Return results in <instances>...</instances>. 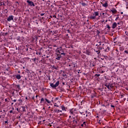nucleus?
Wrapping results in <instances>:
<instances>
[{
  "label": "nucleus",
  "instance_id": "nucleus-32",
  "mask_svg": "<svg viewBox=\"0 0 128 128\" xmlns=\"http://www.w3.org/2000/svg\"><path fill=\"white\" fill-rule=\"evenodd\" d=\"M12 102H16V100H12Z\"/></svg>",
  "mask_w": 128,
  "mask_h": 128
},
{
  "label": "nucleus",
  "instance_id": "nucleus-21",
  "mask_svg": "<svg viewBox=\"0 0 128 128\" xmlns=\"http://www.w3.org/2000/svg\"><path fill=\"white\" fill-rule=\"evenodd\" d=\"M62 110H66V108L64 106H62Z\"/></svg>",
  "mask_w": 128,
  "mask_h": 128
},
{
  "label": "nucleus",
  "instance_id": "nucleus-41",
  "mask_svg": "<svg viewBox=\"0 0 128 128\" xmlns=\"http://www.w3.org/2000/svg\"><path fill=\"white\" fill-rule=\"evenodd\" d=\"M8 32H6V33H5V36H6V34H8Z\"/></svg>",
  "mask_w": 128,
  "mask_h": 128
},
{
  "label": "nucleus",
  "instance_id": "nucleus-19",
  "mask_svg": "<svg viewBox=\"0 0 128 128\" xmlns=\"http://www.w3.org/2000/svg\"><path fill=\"white\" fill-rule=\"evenodd\" d=\"M82 4L83 6H86V3L84 2H82Z\"/></svg>",
  "mask_w": 128,
  "mask_h": 128
},
{
  "label": "nucleus",
  "instance_id": "nucleus-5",
  "mask_svg": "<svg viewBox=\"0 0 128 128\" xmlns=\"http://www.w3.org/2000/svg\"><path fill=\"white\" fill-rule=\"evenodd\" d=\"M105 86H106V88H107L108 90H110V88H112V86L110 83H106Z\"/></svg>",
  "mask_w": 128,
  "mask_h": 128
},
{
  "label": "nucleus",
  "instance_id": "nucleus-3",
  "mask_svg": "<svg viewBox=\"0 0 128 128\" xmlns=\"http://www.w3.org/2000/svg\"><path fill=\"white\" fill-rule=\"evenodd\" d=\"M58 84H60V81H57L56 84H51L50 86L52 88H56V86H58Z\"/></svg>",
  "mask_w": 128,
  "mask_h": 128
},
{
  "label": "nucleus",
  "instance_id": "nucleus-10",
  "mask_svg": "<svg viewBox=\"0 0 128 128\" xmlns=\"http://www.w3.org/2000/svg\"><path fill=\"white\" fill-rule=\"evenodd\" d=\"M111 12H112V14H116V10L115 8L112 9V10H110Z\"/></svg>",
  "mask_w": 128,
  "mask_h": 128
},
{
  "label": "nucleus",
  "instance_id": "nucleus-13",
  "mask_svg": "<svg viewBox=\"0 0 128 128\" xmlns=\"http://www.w3.org/2000/svg\"><path fill=\"white\" fill-rule=\"evenodd\" d=\"M54 111L55 112H57V114H60V110H58V109H55Z\"/></svg>",
  "mask_w": 128,
  "mask_h": 128
},
{
  "label": "nucleus",
  "instance_id": "nucleus-1",
  "mask_svg": "<svg viewBox=\"0 0 128 128\" xmlns=\"http://www.w3.org/2000/svg\"><path fill=\"white\" fill-rule=\"evenodd\" d=\"M56 52L60 54H64V56H66V53H64L62 47L58 48L56 50Z\"/></svg>",
  "mask_w": 128,
  "mask_h": 128
},
{
  "label": "nucleus",
  "instance_id": "nucleus-18",
  "mask_svg": "<svg viewBox=\"0 0 128 128\" xmlns=\"http://www.w3.org/2000/svg\"><path fill=\"white\" fill-rule=\"evenodd\" d=\"M52 68H54V70H58V68L56 66H52Z\"/></svg>",
  "mask_w": 128,
  "mask_h": 128
},
{
  "label": "nucleus",
  "instance_id": "nucleus-30",
  "mask_svg": "<svg viewBox=\"0 0 128 128\" xmlns=\"http://www.w3.org/2000/svg\"><path fill=\"white\" fill-rule=\"evenodd\" d=\"M58 100V98H56L55 99V102H57Z\"/></svg>",
  "mask_w": 128,
  "mask_h": 128
},
{
  "label": "nucleus",
  "instance_id": "nucleus-52",
  "mask_svg": "<svg viewBox=\"0 0 128 128\" xmlns=\"http://www.w3.org/2000/svg\"><path fill=\"white\" fill-rule=\"evenodd\" d=\"M74 122H75L76 124V122H76V121H74Z\"/></svg>",
  "mask_w": 128,
  "mask_h": 128
},
{
  "label": "nucleus",
  "instance_id": "nucleus-59",
  "mask_svg": "<svg viewBox=\"0 0 128 128\" xmlns=\"http://www.w3.org/2000/svg\"><path fill=\"white\" fill-rule=\"evenodd\" d=\"M36 54H38V52L36 53Z\"/></svg>",
  "mask_w": 128,
  "mask_h": 128
},
{
  "label": "nucleus",
  "instance_id": "nucleus-36",
  "mask_svg": "<svg viewBox=\"0 0 128 128\" xmlns=\"http://www.w3.org/2000/svg\"><path fill=\"white\" fill-rule=\"evenodd\" d=\"M53 18H56V16L54 15V16H53Z\"/></svg>",
  "mask_w": 128,
  "mask_h": 128
},
{
  "label": "nucleus",
  "instance_id": "nucleus-53",
  "mask_svg": "<svg viewBox=\"0 0 128 128\" xmlns=\"http://www.w3.org/2000/svg\"><path fill=\"white\" fill-rule=\"evenodd\" d=\"M38 95H36V98H38Z\"/></svg>",
  "mask_w": 128,
  "mask_h": 128
},
{
  "label": "nucleus",
  "instance_id": "nucleus-37",
  "mask_svg": "<svg viewBox=\"0 0 128 128\" xmlns=\"http://www.w3.org/2000/svg\"><path fill=\"white\" fill-rule=\"evenodd\" d=\"M19 101L20 102H22V100H20Z\"/></svg>",
  "mask_w": 128,
  "mask_h": 128
},
{
  "label": "nucleus",
  "instance_id": "nucleus-54",
  "mask_svg": "<svg viewBox=\"0 0 128 128\" xmlns=\"http://www.w3.org/2000/svg\"><path fill=\"white\" fill-rule=\"evenodd\" d=\"M12 100H14L12 99V98H11Z\"/></svg>",
  "mask_w": 128,
  "mask_h": 128
},
{
  "label": "nucleus",
  "instance_id": "nucleus-25",
  "mask_svg": "<svg viewBox=\"0 0 128 128\" xmlns=\"http://www.w3.org/2000/svg\"><path fill=\"white\" fill-rule=\"evenodd\" d=\"M90 53L88 51L86 52V54H88V56H90Z\"/></svg>",
  "mask_w": 128,
  "mask_h": 128
},
{
  "label": "nucleus",
  "instance_id": "nucleus-45",
  "mask_svg": "<svg viewBox=\"0 0 128 128\" xmlns=\"http://www.w3.org/2000/svg\"><path fill=\"white\" fill-rule=\"evenodd\" d=\"M68 32H70V30H68Z\"/></svg>",
  "mask_w": 128,
  "mask_h": 128
},
{
  "label": "nucleus",
  "instance_id": "nucleus-31",
  "mask_svg": "<svg viewBox=\"0 0 128 128\" xmlns=\"http://www.w3.org/2000/svg\"><path fill=\"white\" fill-rule=\"evenodd\" d=\"M125 124H126L128 125V120L125 122Z\"/></svg>",
  "mask_w": 128,
  "mask_h": 128
},
{
  "label": "nucleus",
  "instance_id": "nucleus-56",
  "mask_svg": "<svg viewBox=\"0 0 128 128\" xmlns=\"http://www.w3.org/2000/svg\"><path fill=\"white\" fill-rule=\"evenodd\" d=\"M118 17L117 18H116V20H118Z\"/></svg>",
  "mask_w": 128,
  "mask_h": 128
},
{
  "label": "nucleus",
  "instance_id": "nucleus-34",
  "mask_svg": "<svg viewBox=\"0 0 128 128\" xmlns=\"http://www.w3.org/2000/svg\"><path fill=\"white\" fill-rule=\"evenodd\" d=\"M40 16H44V14H42H42H40Z\"/></svg>",
  "mask_w": 128,
  "mask_h": 128
},
{
  "label": "nucleus",
  "instance_id": "nucleus-50",
  "mask_svg": "<svg viewBox=\"0 0 128 128\" xmlns=\"http://www.w3.org/2000/svg\"><path fill=\"white\" fill-rule=\"evenodd\" d=\"M124 14L123 12H121V14Z\"/></svg>",
  "mask_w": 128,
  "mask_h": 128
},
{
  "label": "nucleus",
  "instance_id": "nucleus-24",
  "mask_svg": "<svg viewBox=\"0 0 128 128\" xmlns=\"http://www.w3.org/2000/svg\"><path fill=\"white\" fill-rule=\"evenodd\" d=\"M96 52H98V54H100V50H96Z\"/></svg>",
  "mask_w": 128,
  "mask_h": 128
},
{
  "label": "nucleus",
  "instance_id": "nucleus-9",
  "mask_svg": "<svg viewBox=\"0 0 128 128\" xmlns=\"http://www.w3.org/2000/svg\"><path fill=\"white\" fill-rule=\"evenodd\" d=\"M16 90H18H18H20V85H16Z\"/></svg>",
  "mask_w": 128,
  "mask_h": 128
},
{
  "label": "nucleus",
  "instance_id": "nucleus-28",
  "mask_svg": "<svg viewBox=\"0 0 128 128\" xmlns=\"http://www.w3.org/2000/svg\"><path fill=\"white\" fill-rule=\"evenodd\" d=\"M107 28H108V30H110V25H107Z\"/></svg>",
  "mask_w": 128,
  "mask_h": 128
},
{
  "label": "nucleus",
  "instance_id": "nucleus-63",
  "mask_svg": "<svg viewBox=\"0 0 128 128\" xmlns=\"http://www.w3.org/2000/svg\"><path fill=\"white\" fill-rule=\"evenodd\" d=\"M106 112V110H104V112Z\"/></svg>",
  "mask_w": 128,
  "mask_h": 128
},
{
  "label": "nucleus",
  "instance_id": "nucleus-29",
  "mask_svg": "<svg viewBox=\"0 0 128 128\" xmlns=\"http://www.w3.org/2000/svg\"><path fill=\"white\" fill-rule=\"evenodd\" d=\"M96 33L98 34L100 33V32L98 30H97Z\"/></svg>",
  "mask_w": 128,
  "mask_h": 128
},
{
  "label": "nucleus",
  "instance_id": "nucleus-23",
  "mask_svg": "<svg viewBox=\"0 0 128 128\" xmlns=\"http://www.w3.org/2000/svg\"><path fill=\"white\" fill-rule=\"evenodd\" d=\"M70 112L72 114H74V111H72V110H70Z\"/></svg>",
  "mask_w": 128,
  "mask_h": 128
},
{
  "label": "nucleus",
  "instance_id": "nucleus-11",
  "mask_svg": "<svg viewBox=\"0 0 128 128\" xmlns=\"http://www.w3.org/2000/svg\"><path fill=\"white\" fill-rule=\"evenodd\" d=\"M94 15L95 16H98V12H95L94 14Z\"/></svg>",
  "mask_w": 128,
  "mask_h": 128
},
{
  "label": "nucleus",
  "instance_id": "nucleus-35",
  "mask_svg": "<svg viewBox=\"0 0 128 128\" xmlns=\"http://www.w3.org/2000/svg\"><path fill=\"white\" fill-rule=\"evenodd\" d=\"M38 54H39L40 56V54H42V52H38Z\"/></svg>",
  "mask_w": 128,
  "mask_h": 128
},
{
  "label": "nucleus",
  "instance_id": "nucleus-49",
  "mask_svg": "<svg viewBox=\"0 0 128 128\" xmlns=\"http://www.w3.org/2000/svg\"><path fill=\"white\" fill-rule=\"evenodd\" d=\"M54 46L56 47V45H54Z\"/></svg>",
  "mask_w": 128,
  "mask_h": 128
},
{
  "label": "nucleus",
  "instance_id": "nucleus-17",
  "mask_svg": "<svg viewBox=\"0 0 128 128\" xmlns=\"http://www.w3.org/2000/svg\"><path fill=\"white\" fill-rule=\"evenodd\" d=\"M46 100L48 104H50V101L46 99Z\"/></svg>",
  "mask_w": 128,
  "mask_h": 128
},
{
  "label": "nucleus",
  "instance_id": "nucleus-33",
  "mask_svg": "<svg viewBox=\"0 0 128 128\" xmlns=\"http://www.w3.org/2000/svg\"><path fill=\"white\" fill-rule=\"evenodd\" d=\"M83 124H84L85 126H86V122H84Z\"/></svg>",
  "mask_w": 128,
  "mask_h": 128
},
{
  "label": "nucleus",
  "instance_id": "nucleus-8",
  "mask_svg": "<svg viewBox=\"0 0 128 128\" xmlns=\"http://www.w3.org/2000/svg\"><path fill=\"white\" fill-rule=\"evenodd\" d=\"M116 26H118V24H116V22H114L112 25V28H116Z\"/></svg>",
  "mask_w": 128,
  "mask_h": 128
},
{
  "label": "nucleus",
  "instance_id": "nucleus-58",
  "mask_svg": "<svg viewBox=\"0 0 128 128\" xmlns=\"http://www.w3.org/2000/svg\"><path fill=\"white\" fill-rule=\"evenodd\" d=\"M46 58H48V56H47Z\"/></svg>",
  "mask_w": 128,
  "mask_h": 128
},
{
  "label": "nucleus",
  "instance_id": "nucleus-4",
  "mask_svg": "<svg viewBox=\"0 0 128 128\" xmlns=\"http://www.w3.org/2000/svg\"><path fill=\"white\" fill-rule=\"evenodd\" d=\"M29 6H34V2H32V1H30V0H26Z\"/></svg>",
  "mask_w": 128,
  "mask_h": 128
},
{
  "label": "nucleus",
  "instance_id": "nucleus-22",
  "mask_svg": "<svg viewBox=\"0 0 128 128\" xmlns=\"http://www.w3.org/2000/svg\"><path fill=\"white\" fill-rule=\"evenodd\" d=\"M102 42H104V40H106V38H104V36H102Z\"/></svg>",
  "mask_w": 128,
  "mask_h": 128
},
{
  "label": "nucleus",
  "instance_id": "nucleus-43",
  "mask_svg": "<svg viewBox=\"0 0 128 128\" xmlns=\"http://www.w3.org/2000/svg\"><path fill=\"white\" fill-rule=\"evenodd\" d=\"M81 126H84V124H82Z\"/></svg>",
  "mask_w": 128,
  "mask_h": 128
},
{
  "label": "nucleus",
  "instance_id": "nucleus-6",
  "mask_svg": "<svg viewBox=\"0 0 128 128\" xmlns=\"http://www.w3.org/2000/svg\"><path fill=\"white\" fill-rule=\"evenodd\" d=\"M7 20H8V22H10V20H14V16H9L7 19Z\"/></svg>",
  "mask_w": 128,
  "mask_h": 128
},
{
  "label": "nucleus",
  "instance_id": "nucleus-12",
  "mask_svg": "<svg viewBox=\"0 0 128 128\" xmlns=\"http://www.w3.org/2000/svg\"><path fill=\"white\" fill-rule=\"evenodd\" d=\"M103 6H104V8H107L108 4V2H106L105 4H102Z\"/></svg>",
  "mask_w": 128,
  "mask_h": 128
},
{
  "label": "nucleus",
  "instance_id": "nucleus-15",
  "mask_svg": "<svg viewBox=\"0 0 128 128\" xmlns=\"http://www.w3.org/2000/svg\"><path fill=\"white\" fill-rule=\"evenodd\" d=\"M90 18L92 20H96V16H91Z\"/></svg>",
  "mask_w": 128,
  "mask_h": 128
},
{
  "label": "nucleus",
  "instance_id": "nucleus-27",
  "mask_svg": "<svg viewBox=\"0 0 128 128\" xmlns=\"http://www.w3.org/2000/svg\"><path fill=\"white\" fill-rule=\"evenodd\" d=\"M44 98H41L40 102H44Z\"/></svg>",
  "mask_w": 128,
  "mask_h": 128
},
{
  "label": "nucleus",
  "instance_id": "nucleus-62",
  "mask_svg": "<svg viewBox=\"0 0 128 128\" xmlns=\"http://www.w3.org/2000/svg\"><path fill=\"white\" fill-rule=\"evenodd\" d=\"M23 108H24V107H22Z\"/></svg>",
  "mask_w": 128,
  "mask_h": 128
},
{
  "label": "nucleus",
  "instance_id": "nucleus-44",
  "mask_svg": "<svg viewBox=\"0 0 128 128\" xmlns=\"http://www.w3.org/2000/svg\"><path fill=\"white\" fill-rule=\"evenodd\" d=\"M102 22H104V20H103L102 21Z\"/></svg>",
  "mask_w": 128,
  "mask_h": 128
},
{
  "label": "nucleus",
  "instance_id": "nucleus-16",
  "mask_svg": "<svg viewBox=\"0 0 128 128\" xmlns=\"http://www.w3.org/2000/svg\"><path fill=\"white\" fill-rule=\"evenodd\" d=\"M100 74H95V76H96V78H98V76H100Z\"/></svg>",
  "mask_w": 128,
  "mask_h": 128
},
{
  "label": "nucleus",
  "instance_id": "nucleus-64",
  "mask_svg": "<svg viewBox=\"0 0 128 128\" xmlns=\"http://www.w3.org/2000/svg\"><path fill=\"white\" fill-rule=\"evenodd\" d=\"M127 100L128 101V100Z\"/></svg>",
  "mask_w": 128,
  "mask_h": 128
},
{
  "label": "nucleus",
  "instance_id": "nucleus-20",
  "mask_svg": "<svg viewBox=\"0 0 128 128\" xmlns=\"http://www.w3.org/2000/svg\"><path fill=\"white\" fill-rule=\"evenodd\" d=\"M54 106H56V108H58V103L56 102L54 104Z\"/></svg>",
  "mask_w": 128,
  "mask_h": 128
},
{
  "label": "nucleus",
  "instance_id": "nucleus-40",
  "mask_svg": "<svg viewBox=\"0 0 128 128\" xmlns=\"http://www.w3.org/2000/svg\"><path fill=\"white\" fill-rule=\"evenodd\" d=\"M12 110H10V114H12Z\"/></svg>",
  "mask_w": 128,
  "mask_h": 128
},
{
  "label": "nucleus",
  "instance_id": "nucleus-38",
  "mask_svg": "<svg viewBox=\"0 0 128 128\" xmlns=\"http://www.w3.org/2000/svg\"><path fill=\"white\" fill-rule=\"evenodd\" d=\"M111 108H114V105H111Z\"/></svg>",
  "mask_w": 128,
  "mask_h": 128
},
{
  "label": "nucleus",
  "instance_id": "nucleus-46",
  "mask_svg": "<svg viewBox=\"0 0 128 128\" xmlns=\"http://www.w3.org/2000/svg\"><path fill=\"white\" fill-rule=\"evenodd\" d=\"M124 60H126V58H124Z\"/></svg>",
  "mask_w": 128,
  "mask_h": 128
},
{
  "label": "nucleus",
  "instance_id": "nucleus-51",
  "mask_svg": "<svg viewBox=\"0 0 128 128\" xmlns=\"http://www.w3.org/2000/svg\"><path fill=\"white\" fill-rule=\"evenodd\" d=\"M26 100H28V97H26Z\"/></svg>",
  "mask_w": 128,
  "mask_h": 128
},
{
  "label": "nucleus",
  "instance_id": "nucleus-26",
  "mask_svg": "<svg viewBox=\"0 0 128 128\" xmlns=\"http://www.w3.org/2000/svg\"><path fill=\"white\" fill-rule=\"evenodd\" d=\"M124 54H128V50H124Z\"/></svg>",
  "mask_w": 128,
  "mask_h": 128
},
{
  "label": "nucleus",
  "instance_id": "nucleus-57",
  "mask_svg": "<svg viewBox=\"0 0 128 128\" xmlns=\"http://www.w3.org/2000/svg\"><path fill=\"white\" fill-rule=\"evenodd\" d=\"M108 22V20H106V22Z\"/></svg>",
  "mask_w": 128,
  "mask_h": 128
},
{
  "label": "nucleus",
  "instance_id": "nucleus-61",
  "mask_svg": "<svg viewBox=\"0 0 128 128\" xmlns=\"http://www.w3.org/2000/svg\"><path fill=\"white\" fill-rule=\"evenodd\" d=\"M50 16V18H52V16Z\"/></svg>",
  "mask_w": 128,
  "mask_h": 128
},
{
  "label": "nucleus",
  "instance_id": "nucleus-7",
  "mask_svg": "<svg viewBox=\"0 0 128 128\" xmlns=\"http://www.w3.org/2000/svg\"><path fill=\"white\" fill-rule=\"evenodd\" d=\"M61 58H62V56H60V54H57L56 60H60Z\"/></svg>",
  "mask_w": 128,
  "mask_h": 128
},
{
  "label": "nucleus",
  "instance_id": "nucleus-14",
  "mask_svg": "<svg viewBox=\"0 0 128 128\" xmlns=\"http://www.w3.org/2000/svg\"><path fill=\"white\" fill-rule=\"evenodd\" d=\"M16 78H18V80H20V75H17L16 76Z\"/></svg>",
  "mask_w": 128,
  "mask_h": 128
},
{
  "label": "nucleus",
  "instance_id": "nucleus-2",
  "mask_svg": "<svg viewBox=\"0 0 128 128\" xmlns=\"http://www.w3.org/2000/svg\"><path fill=\"white\" fill-rule=\"evenodd\" d=\"M121 54L122 53L120 52V51H118V50H116V52L114 54L115 58H118V56H120Z\"/></svg>",
  "mask_w": 128,
  "mask_h": 128
},
{
  "label": "nucleus",
  "instance_id": "nucleus-39",
  "mask_svg": "<svg viewBox=\"0 0 128 128\" xmlns=\"http://www.w3.org/2000/svg\"><path fill=\"white\" fill-rule=\"evenodd\" d=\"M36 60H37L36 58H34V62H36Z\"/></svg>",
  "mask_w": 128,
  "mask_h": 128
},
{
  "label": "nucleus",
  "instance_id": "nucleus-48",
  "mask_svg": "<svg viewBox=\"0 0 128 128\" xmlns=\"http://www.w3.org/2000/svg\"><path fill=\"white\" fill-rule=\"evenodd\" d=\"M32 100H34V97H32Z\"/></svg>",
  "mask_w": 128,
  "mask_h": 128
},
{
  "label": "nucleus",
  "instance_id": "nucleus-60",
  "mask_svg": "<svg viewBox=\"0 0 128 128\" xmlns=\"http://www.w3.org/2000/svg\"><path fill=\"white\" fill-rule=\"evenodd\" d=\"M102 14H104V13H102Z\"/></svg>",
  "mask_w": 128,
  "mask_h": 128
},
{
  "label": "nucleus",
  "instance_id": "nucleus-55",
  "mask_svg": "<svg viewBox=\"0 0 128 128\" xmlns=\"http://www.w3.org/2000/svg\"><path fill=\"white\" fill-rule=\"evenodd\" d=\"M59 102V104H60V102Z\"/></svg>",
  "mask_w": 128,
  "mask_h": 128
},
{
  "label": "nucleus",
  "instance_id": "nucleus-47",
  "mask_svg": "<svg viewBox=\"0 0 128 128\" xmlns=\"http://www.w3.org/2000/svg\"><path fill=\"white\" fill-rule=\"evenodd\" d=\"M60 112H62V110H60Z\"/></svg>",
  "mask_w": 128,
  "mask_h": 128
},
{
  "label": "nucleus",
  "instance_id": "nucleus-42",
  "mask_svg": "<svg viewBox=\"0 0 128 128\" xmlns=\"http://www.w3.org/2000/svg\"><path fill=\"white\" fill-rule=\"evenodd\" d=\"M5 124H8V121H5Z\"/></svg>",
  "mask_w": 128,
  "mask_h": 128
}]
</instances>
